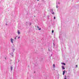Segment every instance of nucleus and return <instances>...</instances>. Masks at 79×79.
Masks as SVG:
<instances>
[{"instance_id": "nucleus-15", "label": "nucleus", "mask_w": 79, "mask_h": 79, "mask_svg": "<svg viewBox=\"0 0 79 79\" xmlns=\"http://www.w3.org/2000/svg\"><path fill=\"white\" fill-rule=\"evenodd\" d=\"M76 67L77 68V65H76Z\"/></svg>"}, {"instance_id": "nucleus-9", "label": "nucleus", "mask_w": 79, "mask_h": 79, "mask_svg": "<svg viewBox=\"0 0 79 79\" xmlns=\"http://www.w3.org/2000/svg\"><path fill=\"white\" fill-rule=\"evenodd\" d=\"M53 32H54V31L52 30V33H53Z\"/></svg>"}, {"instance_id": "nucleus-14", "label": "nucleus", "mask_w": 79, "mask_h": 79, "mask_svg": "<svg viewBox=\"0 0 79 79\" xmlns=\"http://www.w3.org/2000/svg\"><path fill=\"white\" fill-rule=\"evenodd\" d=\"M19 38H20V36H19V37H18V39H19Z\"/></svg>"}, {"instance_id": "nucleus-20", "label": "nucleus", "mask_w": 79, "mask_h": 79, "mask_svg": "<svg viewBox=\"0 0 79 79\" xmlns=\"http://www.w3.org/2000/svg\"><path fill=\"white\" fill-rule=\"evenodd\" d=\"M30 25H31V23H30Z\"/></svg>"}, {"instance_id": "nucleus-6", "label": "nucleus", "mask_w": 79, "mask_h": 79, "mask_svg": "<svg viewBox=\"0 0 79 79\" xmlns=\"http://www.w3.org/2000/svg\"><path fill=\"white\" fill-rule=\"evenodd\" d=\"M53 68H55V64H53Z\"/></svg>"}, {"instance_id": "nucleus-11", "label": "nucleus", "mask_w": 79, "mask_h": 79, "mask_svg": "<svg viewBox=\"0 0 79 79\" xmlns=\"http://www.w3.org/2000/svg\"><path fill=\"white\" fill-rule=\"evenodd\" d=\"M38 30H40H40H41V28H39V29H38Z\"/></svg>"}, {"instance_id": "nucleus-19", "label": "nucleus", "mask_w": 79, "mask_h": 79, "mask_svg": "<svg viewBox=\"0 0 79 79\" xmlns=\"http://www.w3.org/2000/svg\"><path fill=\"white\" fill-rule=\"evenodd\" d=\"M65 77H66V76H65Z\"/></svg>"}, {"instance_id": "nucleus-1", "label": "nucleus", "mask_w": 79, "mask_h": 79, "mask_svg": "<svg viewBox=\"0 0 79 79\" xmlns=\"http://www.w3.org/2000/svg\"><path fill=\"white\" fill-rule=\"evenodd\" d=\"M13 39H11L10 40V42L12 44H13Z\"/></svg>"}, {"instance_id": "nucleus-13", "label": "nucleus", "mask_w": 79, "mask_h": 79, "mask_svg": "<svg viewBox=\"0 0 79 79\" xmlns=\"http://www.w3.org/2000/svg\"><path fill=\"white\" fill-rule=\"evenodd\" d=\"M37 28H39V26H37Z\"/></svg>"}, {"instance_id": "nucleus-5", "label": "nucleus", "mask_w": 79, "mask_h": 79, "mask_svg": "<svg viewBox=\"0 0 79 79\" xmlns=\"http://www.w3.org/2000/svg\"><path fill=\"white\" fill-rule=\"evenodd\" d=\"M61 64H64V65H66V64H65V63H62Z\"/></svg>"}, {"instance_id": "nucleus-10", "label": "nucleus", "mask_w": 79, "mask_h": 79, "mask_svg": "<svg viewBox=\"0 0 79 79\" xmlns=\"http://www.w3.org/2000/svg\"><path fill=\"white\" fill-rule=\"evenodd\" d=\"M51 11H52V12L53 11V9H51Z\"/></svg>"}, {"instance_id": "nucleus-16", "label": "nucleus", "mask_w": 79, "mask_h": 79, "mask_svg": "<svg viewBox=\"0 0 79 79\" xmlns=\"http://www.w3.org/2000/svg\"><path fill=\"white\" fill-rule=\"evenodd\" d=\"M64 79H66V77L64 78Z\"/></svg>"}, {"instance_id": "nucleus-12", "label": "nucleus", "mask_w": 79, "mask_h": 79, "mask_svg": "<svg viewBox=\"0 0 79 79\" xmlns=\"http://www.w3.org/2000/svg\"><path fill=\"white\" fill-rule=\"evenodd\" d=\"M56 18L55 17H54V19H55Z\"/></svg>"}, {"instance_id": "nucleus-21", "label": "nucleus", "mask_w": 79, "mask_h": 79, "mask_svg": "<svg viewBox=\"0 0 79 79\" xmlns=\"http://www.w3.org/2000/svg\"><path fill=\"white\" fill-rule=\"evenodd\" d=\"M34 17H35V16H34Z\"/></svg>"}, {"instance_id": "nucleus-17", "label": "nucleus", "mask_w": 79, "mask_h": 79, "mask_svg": "<svg viewBox=\"0 0 79 79\" xmlns=\"http://www.w3.org/2000/svg\"><path fill=\"white\" fill-rule=\"evenodd\" d=\"M6 26H7V24H6Z\"/></svg>"}, {"instance_id": "nucleus-3", "label": "nucleus", "mask_w": 79, "mask_h": 79, "mask_svg": "<svg viewBox=\"0 0 79 79\" xmlns=\"http://www.w3.org/2000/svg\"><path fill=\"white\" fill-rule=\"evenodd\" d=\"M64 74H65V70L63 71V75H64Z\"/></svg>"}, {"instance_id": "nucleus-18", "label": "nucleus", "mask_w": 79, "mask_h": 79, "mask_svg": "<svg viewBox=\"0 0 79 79\" xmlns=\"http://www.w3.org/2000/svg\"><path fill=\"white\" fill-rule=\"evenodd\" d=\"M15 39H16V37L15 38Z\"/></svg>"}, {"instance_id": "nucleus-2", "label": "nucleus", "mask_w": 79, "mask_h": 79, "mask_svg": "<svg viewBox=\"0 0 79 79\" xmlns=\"http://www.w3.org/2000/svg\"><path fill=\"white\" fill-rule=\"evenodd\" d=\"M18 34H19H19H20V31H19V30H18Z\"/></svg>"}, {"instance_id": "nucleus-22", "label": "nucleus", "mask_w": 79, "mask_h": 79, "mask_svg": "<svg viewBox=\"0 0 79 79\" xmlns=\"http://www.w3.org/2000/svg\"><path fill=\"white\" fill-rule=\"evenodd\" d=\"M37 1H39V0H38Z\"/></svg>"}, {"instance_id": "nucleus-7", "label": "nucleus", "mask_w": 79, "mask_h": 79, "mask_svg": "<svg viewBox=\"0 0 79 79\" xmlns=\"http://www.w3.org/2000/svg\"><path fill=\"white\" fill-rule=\"evenodd\" d=\"M13 69V67H11V70L12 71V69Z\"/></svg>"}, {"instance_id": "nucleus-8", "label": "nucleus", "mask_w": 79, "mask_h": 79, "mask_svg": "<svg viewBox=\"0 0 79 79\" xmlns=\"http://www.w3.org/2000/svg\"><path fill=\"white\" fill-rule=\"evenodd\" d=\"M52 14V15H54L55 14V13H54V12H53Z\"/></svg>"}, {"instance_id": "nucleus-4", "label": "nucleus", "mask_w": 79, "mask_h": 79, "mask_svg": "<svg viewBox=\"0 0 79 79\" xmlns=\"http://www.w3.org/2000/svg\"><path fill=\"white\" fill-rule=\"evenodd\" d=\"M62 67L63 69H65V68H64V66H62Z\"/></svg>"}]
</instances>
